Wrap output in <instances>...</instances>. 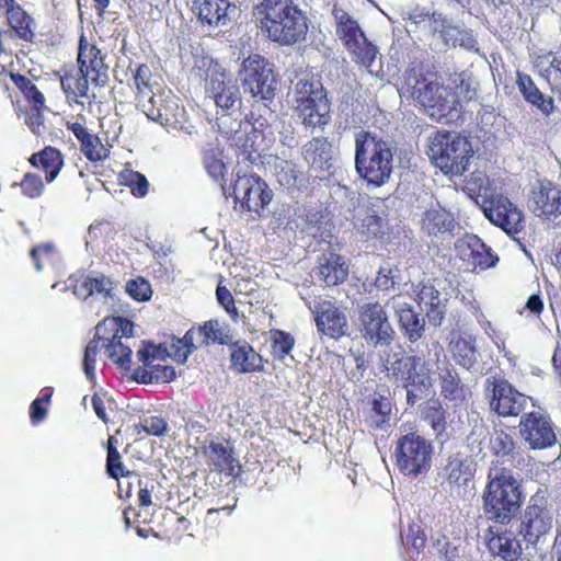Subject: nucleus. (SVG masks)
Here are the masks:
<instances>
[{
  "label": "nucleus",
  "instance_id": "nucleus-36",
  "mask_svg": "<svg viewBox=\"0 0 561 561\" xmlns=\"http://www.w3.org/2000/svg\"><path fill=\"white\" fill-rule=\"evenodd\" d=\"M230 359L238 373H249L262 368V357L249 344L233 345Z\"/></svg>",
  "mask_w": 561,
  "mask_h": 561
},
{
  "label": "nucleus",
  "instance_id": "nucleus-15",
  "mask_svg": "<svg viewBox=\"0 0 561 561\" xmlns=\"http://www.w3.org/2000/svg\"><path fill=\"white\" fill-rule=\"evenodd\" d=\"M485 217L515 239L524 227L523 211L506 196L494 195L483 206Z\"/></svg>",
  "mask_w": 561,
  "mask_h": 561
},
{
  "label": "nucleus",
  "instance_id": "nucleus-18",
  "mask_svg": "<svg viewBox=\"0 0 561 561\" xmlns=\"http://www.w3.org/2000/svg\"><path fill=\"white\" fill-rule=\"evenodd\" d=\"M237 201L249 211L260 214L272 201V191L257 175L239 176L233 186Z\"/></svg>",
  "mask_w": 561,
  "mask_h": 561
},
{
  "label": "nucleus",
  "instance_id": "nucleus-45",
  "mask_svg": "<svg viewBox=\"0 0 561 561\" xmlns=\"http://www.w3.org/2000/svg\"><path fill=\"white\" fill-rule=\"evenodd\" d=\"M123 336L116 333L113 334L108 344H106V352L108 357L122 368H127L131 360V347L122 341Z\"/></svg>",
  "mask_w": 561,
  "mask_h": 561
},
{
  "label": "nucleus",
  "instance_id": "nucleus-22",
  "mask_svg": "<svg viewBox=\"0 0 561 561\" xmlns=\"http://www.w3.org/2000/svg\"><path fill=\"white\" fill-rule=\"evenodd\" d=\"M460 259L472 271H484L495 266L499 257L492 253L491 248L476 234H467L456 243Z\"/></svg>",
  "mask_w": 561,
  "mask_h": 561
},
{
  "label": "nucleus",
  "instance_id": "nucleus-5",
  "mask_svg": "<svg viewBox=\"0 0 561 561\" xmlns=\"http://www.w3.org/2000/svg\"><path fill=\"white\" fill-rule=\"evenodd\" d=\"M427 156L445 174L458 176L468 170L473 150L466 136L438 130L430 138Z\"/></svg>",
  "mask_w": 561,
  "mask_h": 561
},
{
  "label": "nucleus",
  "instance_id": "nucleus-24",
  "mask_svg": "<svg viewBox=\"0 0 561 561\" xmlns=\"http://www.w3.org/2000/svg\"><path fill=\"white\" fill-rule=\"evenodd\" d=\"M530 208L533 213L542 218H550L561 214V190L549 181L539 182L531 190Z\"/></svg>",
  "mask_w": 561,
  "mask_h": 561
},
{
  "label": "nucleus",
  "instance_id": "nucleus-2",
  "mask_svg": "<svg viewBox=\"0 0 561 561\" xmlns=\"http://www.w3.org/2000/svg\"><path fill=\"white\" fill-rule=\"evenodd\" d=\"M355 169L368 186L380 187L389 182L393 170L390 142L368 131L355 135Z\"/></svg>",
  "mask_w": 561,
  "mask_h": 561
},
{
  "label": "nucleus",
  "instance_id": "nucleus-1",
  "mask_svg": "<svg viewBox=\"0 0 561 561\" xmlns=\"http://www.w3.org/2000/svg\"><path fill=\"white\" fill-rule=\"evenodd\" d=\"M253 18L261 33L279 46H294L307 38V11L294 0H262L253 8Z\"/></svg>",
  "mask_w": 561,
  "mask_h": 561
},
{
  "label": "nucleus",
  "instance_id": "nucleus-63",
  "mask_svg": "<svg viewBox=\"0 0 561 561\" xmlns=\"http://www.w3.org/2000/svg\"><path fill=\"white\" fill-rule=\"evenodd\" d=\"M106 471L110 477L114 479H118L119 476H124V465L122 462V457L117 450V448H112L107 454L106 458Z\"/></svg>",
  "mask_w": 561,
  "mask_h": 561
},
{
  "label": "nucleus",
  "instance_id": "nucleus-11",
  "mask_svg": "<svg viewBox=\"0 0 561 561\" xmlns=\"http://www.w3.org/2000/svg\"><path fill=\"white\" fill-rule=\"evenodd\" d=\"M484 397L490 410L501 417L520 415L530 403V398L515 389L506 379L490 376L484 382Z\"/></svg>",
  "mask_w": 561,
  "mask_h": 561
},
{
  "label": "nucleus",
  "instance_id": "nucleus-35",
  "mask_svg": "<svg viewBox=\"0 0 561 561\" xmlns=\"http://www.w3.org/2000/svg\"><path fill=\"white\" fill-rule=\"evenodd\" d=\"M113 283L104 275L87 277L80 284L73 286V294L79 298L100 296L106 302L112 298Z\"/></svg>",
  "mask_w": 561,
  "mask_h": 561
},
{
  "label": "nucleus",
  "instance_id": "nucleus-51",
  "mask_svg": "<svg viewBox=\"0 0 561 561\" xmlns=\"http://www.w3.org/2000/svg\"><path fill=\"white\" fill-rule=\"evenodd\" d=\"M80 144L81 151L90 161H102L108 156V149L91 133Z\"/></svg>",
  "mask_w": 561,
  "mask_h": 561
},
{
  "label": "nucleus",
  "instance_id": "nucleus-8",
  "mask_svg": "<svg viewBox=\"0 0 561 561\" xmlns=\"http://www.w3.org/2000/svg\"><path fill=\"white\" fill-rule=\"evenodd\" d=\"M332 14L335 20V34L344 43L353 60L369 73H374V62L378 54L376 46L366 38L357 21L343 9L334 7Z\"/></svg>",
  "mask_w": 561,
  "mask_h": 561
},
{
  "label": "nucleus",
  "instance_id": "nucleus-23",
  "mask_svg": "<svg viewBox=\"0 0 561 561\" xmlns=\"http://www.w3.org/2000/svg\"><path fill=\"white\" fill-rule=\"evenodd\" d=\"M538 502V500H533L527 506L522 522L524 539L531 545H535L552 527L550 511Z\"/></svg>",
  "mask_w": 561,
  "mask_h": 561
},
{
  "label": "nucleus",
  "instance_id": "nucleus-29",
  "mask_svg": "<svg viewBox=\"0 0 561 561\" xmlns=\"http://www.w3.org/2000/svg\"><path fill=\"white\" fill-rule=\"evenodd\" d=\"M354 226L366 240L381 239L389 233V226L386 219L377 216L376 213L368 207L357 210Z\"/></svg>",
  "mask_w": 561,
  "mask_h": 561
},
{
  "label": "nucleus",
  "instance_id": "nucleus-42",
  "mask_svg": "<svg viewBox=\"0 0 561 561\" xmlns=\"http://www.w3.org/2000/svg\"><path fill=\"white\" fill-rule=\"evenodd\" d=\"M221 149L216 144H208L203 149V163L207 173L215 180L224 176L226 167L221 159Z\"/></svg>",
  "mask_w": 561,
  "mask_h": 561
},
{
  "label": "nucleus",
  "instance_id": "nucleus-58",
  "mask_svg": "<svg viewBox=\"0 0 561 561\" xmlns=\"http://www.w3.org/2000/svg\"><path fill=\"white\" fill-rule=\"evenodd\" d=\"M450 28L455 31V33L449 36L450 38L445 39L446 43V51L456 46H460L465 48L466 50H478L476 47L477 42L472 34L469 31L460 30L458 27L451 26Z\"/></svg>",
  "mask_w": 561,
  "mask_h": 561
},
{
  "label": "nucleus",
  "instance_id": "nucleus-37",
  "mask_svg": "<svg viewBox=\"0 0 561 561\" xmlns=\"http://www.w3.org/2000/svg\"><path fill=\"white\" fill-rule=\"evenodd\" d=\"M517 87L525 100L537 106L542 113L549 114L552 111V100L543 96L529 76L518 72Z\"/></svg>",
  "mask_w": 561,
  "mask_h": 561
},
{
  "label": "nucleus",
  "instance_id": "nucleus-14",
  "mask_svg": "<svg viewBox=\"0 0 561 561\" xmlns=\"http://www.w3.org/2000/svg\"><path fill=\"white\" fill-rule=\"evenodd\" d=\"M518 427L520 437L529 449H546L557 444L552 423L549 416L540 411L523 414Z\"/></svg>",
  "mask_w": 561,
  "mask_h": 561
},
{
  "label": "nucleus",
  "instance_id": "nucleus-19",
  "mask_svg": "<svg viewBox=\"0 0 561 561\" xmlns=\"http://www.w3.org/2000/svg\"><path fill=\"white\" fill-rule=\"evenodd\" d=\"M192 12L210 30L227 26L238 14L233 0H193Z\"/></svg>",
  "mask_w": 561,
  "mask_h": 561
},
{
  "label": "nucleus",
  "instance_id": "nucleus-47",
  "mask_svg": "<svg viewBox=\"0 0 561 561\" xmlns=\"http://www.w3.org/2000/svg\"><path fill=\"white\" fill-rule=\"evenodd\" d=\"M424 420L431 425L436 437H440L446 430L445 411L438 401H431L423 411Z\"/></svg>",
  "mask_w": 561,
  "mask_h": 561
},
{
  "label": "nucleus",
  "instance_id": "nucleus-52",
  "mask_svg": "<svg viewBox=\"0 0 561 561\" xmlns=\"http://www.w3.org/2000/svg\"><path fill=\"white\" fill-rule=\"evenodd\" d=\"M123 183L130 188L134 196L144 197L149 191V182L144 174L125 170L121 174Z\"/></svg>",
  "mask_w": 561,
  "mask_h": 561
},
{
  "label": "nucleus",
  "instance_id": "nucleus-43",
  "mask_svg": "<svg viewBox=\"0 0 561 561\" xmlns=\"http://www.w3.org/2000/svg\"><path fill=\"white\" fill-rule=\"evenodd\" d=\"M444 471L449 483L457 485L466 484L471 477L469 463L458 456L448 459Z\"/></svg>",
  "mask_w": 561,
  "mask_h": 561
},
{
  "label": "nucleus",
  "instance_id": "nucleus-49",
  "mask_svg": "<svg viewBox=\"0 0 561 561\" xmlns=\"http://www.w3.org/2000/svg\"><path fill=\"white\" fill-rule=\"evenodd\" d=\"M442 381V394L449 400L462 398V387L455 369L446 368L439 374Z\"/></svg>",
  "mask_w": 561,
  "mask_h": 561
},
{
  "label": "nucleus",
  "instance_id": "nucleus-10",
  "mask_svg": "<svg viewBox=\"0 0 561 561\" xmlns=\"http://www.w3.org/2000/svg\"><path fill=\"white\" fill-rule=\"evenodd\" d=\"M244 93L255 101H272L275 96L277 80L273 65L261 55H251L242 61L239 71Z\"/></svg>",
  "mask_w": 561,
  "mask_h": 561
},
{
  "label": "nucleus",
  "instance_id": "nucleus-20",
  "mask_svg": "<svg viewBox=\"0 0 561 561\" xmlns=\"http://www.w3.org/2000/svg\"><path fill=\"white\" fill-rule=\"evenodd\" d=\"M387 305L393 311L402 335L411 343L420 341L425 334V318L416 312L403 295H396Z\"/></svg>",
  "mask_w": 561,
  "mask_h": 561
},
{
  "label": "nucleus",
  "instance_id": "nucleus-60",
  "mask_svg": "<svg viewBox=\"0 0 561 561\" xmlns=\"http://www.w3.org/2000/svg\"><path fill=\"white\" fill-rule=\"evenodd\" d=\"M491 447L496 456H512L515 449V440L510 434L500 432L491 438Z\"/></svg>",
  "mask_w": 561,
  "mask_h": 561
},
{
  "label": "nucleus",
  "instance_id": "nucleus-25",
  "mask_svg": "<svg viewBox=\"0 0 561 561\" xmlns=\"http://www.w3.org/2000/svg\"><path fill=\"white\" fill-rule=\"evenodd\" d=\"M421 230L430 237L445 239L458 227L453 214L439 204H431L422 214Z\"/></svg>",
  "mask_w": 561,
  "mask_h": 561
},
{
  "label": "nucleus",
  "instance_id": "nucleus-39",
  "mask_svg": "<svg viewBox=\"0 0 561 561\" xmlns=\"http://www.w3.org/2000/svg\"><path fill=\"white\" fill-rule=\"evenodd\" d=\"M327 92L322 84L313 79H309L307 76L299 78L295 83L293 91V105H302L305 101H311V99L318 100V98H325Z\"/></svg>",
  "mask_w": 561,
  "mask_h": 561
},
{
  "label": "nucleus",
  "instance_id": "nucleus-7",
  "mask_svg": "<svg viewBox=\"0 0 561 561\" xmlns=\"http://www.w3.org/2000/svg\"><path fill=\"white\" fill-rule=\"evenodd\" d=\"M393 367L405 376L407 399L410 403L428 397L436 380V374L440 370L438 354L435 353L427 356L424 354H415L403 359L397 360Z\"/></svg>",
  "mask_w": 561,
  "mask_h": 561
},
{
  "label": "nucleus",
  "instance_id": "nucleus-55",
  "mask_svg": "<svg viewBox=\"0 0 561 561\" xmlns=\"http://www.w3.org/2000/svg\"><path fill=\"white\" fill-rule=\"evenodd\" d=\"M134 428L137 434L144 432L148 435L162 436L167 432L168 423L160 416L151 415L144 417Z\"/></svg>",
  "mask_w": 561,
  "mask_h": 561
},
{
  "label": "nucleus",
  "instance_id": "nucleus-61",
  "mask_svg": "<svg viewBox=\"0 0 561 561\" xmlns=\"http://www.w3.org/2000/svg\"><path fill=\"white\" fill-rule=\"evenodd\" d=\"M22 193L28 198H37L44 192L42 178L35 173H26L20 183Z\"/></svg>",
  "mask_w": 561,
  "mask_h": 561
},
{
  "label": "nucleus",
  "instance_id": "nucleus-53",
  "mask_svg": "<svg viewBox=\"0 0 561 561\" xmlns=\"http://www.w3.org/2000/svg\"><path fill=\"white\" fill-rule=\"evenodd\" d=\"M31 259L36 271L44 270L45 264H54L58 259V253L51 243L37 245L31 250Z\"/></svg>",
  "mask_w": 561,
  "mask_h": 561
},
{
  "label": "nucleus",
  "instance_id": "nucleus-17",
  "mask_svg": "<svg viewBox=\"0 0 561 561\" xmlns=\"http://www.w3.org/2000/svg\"><path fill=\"white\" fill-rule=\"evenodd\" d=\"M207 94L217 107L225 112L234 110L240 104V90L237 80L217 64L210 69L206 84Z\"/></svg>",
  "mask_w": 561,
  "mask_h": 561
},
{
  "label": "nucleus",
  "instance_id": "nucleus-16",
  "mask_svg": "<svg viewBox=\"0 0 561 561\" xmlns=\"http://www.w3.org/2000/svg\"><path fill=\"white\" fill-rule=\"evenodd\" d=\"M308 308L314 314L317 329L322 334L337 340L347 333L346 313L333 301L321 298L313 299L308 301Z\"/></svg>",
  "mask_w": 561,
  "mask_h": 561
},
{
  "label": "nucleus",
  "instance_id": "nucleus-31",
  "mask_svg": "<svg viewBox=\"0 0 561 561\" xmlns=\"http://www.w3.org/2000/svg\"><path fill=\"white\" fill-rule=\"evenodd\" d=\"M491 553L505 561H514L522 554L519 540L512 533L496 534L488 539Z\"/></svg>",
  "mask_w": 561,
  "mask_h": 561
},
{
  "label": "nucleus",
  "instance_id": "nucleus-41",
  "mask_svg": "<svg viewBox=\"0 0 561 561\" xmlns=\"http://www.w3.org/2000/svg\"><path fill=\"white\" fill-rule=\"evenodd\" d=\"M3 18H5L8 24L19 37L25 41H30L33 37L31 30L32 19L18 3L11 7Z\"/></svg>",
  "mask_w": 561,
  "mask_h": 561
},
{
  "label": "nucleus",
  "instance_id": "nucleus-40",
  "mask_svg": "<svg viewBox=\"0 0 561 561\" xmlns=\"http://www.w3.org/2000/svg\"><path fill=\"white\" fill-rule=\"evenodd\" d=\"M196 335L201 339L203 345L228 344L231 340L230 331L227 325L218 320H209L199 327Z\"/></svg>",
  "mask_w": 561,
  "mask_h": 561
},
{
  "label": "nucleus",
  "instance_id": "nucleus-32",
  "mask_svg": "<svg viewBox=\"0 0 561 561\" xmlns=\"http://www.w3.org/2000/svg\"><path fill=\"white\" fill-rule=\"evenodd\" d=\"M305 159L316 170L332 167V146L325 138H313L305 146Z\"/></svg>",
  "mask_w": 561,
  "mask_h": 561
},
{
  "label": "nucleus",
  "instance_id": "nucleus-44",
  "mask_svg": "<svg viewBox=\"0 0 561 561\" xmlns=\"http://www.w3.org/2000/svg\"><path fill=\"white\" fill-rule=\"evenodd\" d=\"M152 72L148 65L141 64L137 67L134 73V84L137 89L138 105L141 107L142 101L150 99L151 95L157 94L151 84Z\"/></svg>",
  "mask_w": 561,
  "mask_h": 561
},
{
  "label": "nucleus",
  "instance_id": "nucleus-3",
  "mask_svg": "<svg viewBox=\"0 0 561 561\" xmlns=\"http://www.w3.org/2000/svg\"><path fill=\"white\" fill-rule=\"evenodd\" d=\"M489 478L482 496L484 514L488 519L506 525L519 512L523 502L520 484L507 470Z\"/></svg>",
  "mask_w": 561,
  "mask_h": 561
},
{
  "label": "nucleus",
  "instance_id": "nucleus-26",
  "mask_svg": "<svg viewBox=\"0 0 561 561\" xmlns=\"http://www.w3.org/2000/svg\"><path fill=\"white\" fill-rule=\"evenodd\" d=\"M313 273L325 285L336 286L347 278L348 265L340 254L329 250L319 256Z\"/></svg>",
  "mask_w": 561,
  "mask_h": 561
},
{
  "label": "nucleus",
  "instance_id": "nucleus-12",
  "mask_svg": "<svg viewBox=\"0 0 561 561\" xmlns=\"http://www.w3.org/2000/svg\"><path fill=\"white\" fill-rule=\"evenodd\" d=\"M141 110L149 119L159 123L168 131L192 135L195 130L185 108L180 106L172 96L153 94L150 99L142 101Z\"/></svg>",
  "mask_w": 561,
  "mask_h": 561
},
{
  "label": "nucleus",
  "instance_id": "nucleus-9",
  "mask_svg": "<svg viewBox=\"0 0 561 561\" xmlns=\"http://www.w3.org/2000/svg\"><path fill=\"white\" fill-rule=\"evenodd\" d=\"M433 446L415 432L402 435L396 444V465L399 471L412 479L426 473L431 468Z\"/></svg>",
  "mask_w": 561,
  "mask_h": 561
},
{
  "label": "nucleus",
  "instance_id": "nucleus-56",
  "mask_svg": "<svg viewBox=\"0 0 561 561\" xmlns=\"http://www.w3.org/2000/svg\"><path fill=\"white\" fill-rule=\"evenodd\" d=\"M400 282V272L397 267L383 265L379 267L375 285L380 290H389L394 288Z\"/></svg>",
  "mask_w": 561,
  "mask_h": 561
},
{
  "label": "nucleus",
  "instance_id": "nucleus-54",
  "mask_svg": "<svg viewBox=\"0 0 561 561\" xmlns=\"http://www.w3.org/2000/svg\"><path fill=\"white\" fill-rule=\"evenodd\" d=\"M107 66L103 61V56H101V53L94 57V59L90 60L89 64H87V72L85 71H79L80 73H83L85 77H90V80L95 85H104L107 80Z\"/></svg>",
  "mask_w": 561,
  "mask_h": 561
},
{
  "label": "nucleus",
  "instance_id": "nucleus-59",
  "mask_svg": "<svg viewBox=\"0 0 561 561\" xmlns=\"http://www.w3.org/2000/svg\"><path fill=\"white\" fill-rule=\"evenodd\" d=\"M90 77L80 73L78 78L65 77L61 79V87L66 93H72L73 96H88Z\"/></svg>",
  "mask_w": 561,
  "mask_h": 561
},
{
  "label": "nucleus",
  "instance_id": "nucleus-30",
  "mask_svg": "<svg viewBox=\"0 0 561 561\" xmlns=\"http://www.w3.org/2000/svg\"><path fill=\"white\" fill-rule=\"evenodd\" d=\"M139 362L144 367H138L134 371V378L141 383H156L153 379L152 362L163 360V351L161 345L145 344L137 352Z\"/></svg>",
  "mask_w": 561,
  "mask_h": 561
},
{
  "label": "nucleus",
  "instance_id": "nucleus-50",
  "mask_svg": "<svg viewBox=\"0 0 561 561\" xmlns=\"http://www.w3.org/2000/svg\"><path fill=\"white\" fill-rule=\"evenodd\" d=\"M272 354L275 358L284 359L291 352L295 339L290 333L275 330L271 332Z\"/></svg>",
  "mask_w": 561,
  "mask_h": 561
},
{
  "label": "nucleus",
  "instance_id": "nucleus-13",
  "mask_svg": "<svg viewBox=\"0 0 561 561\" xmlns=\"http://www.w3.org/2000/svg\"><path fill=\"white\" fill-rule=\"evenodd\" d=\"M358 322L363 337L374 347L389 346L394 340L396 332L383 306L379 302H368L360 306Z\"/></svg>",
  "mask_w": 561,
  "mask_h": 561
},
{
  "label": "nucleus",
  "instance_id": "nucleus-6",
  "mask_svg": "<svg viewBox=\"0 0 561 561\" xmlns=\"http://www.w3.org/2000/svg\"><path fill=\"white\" fill-rule=\"evenodd\" d=\"M412 95L425 113L437 122H455L461 115V103L451 89L427 79L415 80Z\"/></svg>",
  "mask_w": 561,
  "mask_h": 561
},
{
  "label": "nucleus",
  "instance_id": "nucleus-48",
  "mask_svg": "<svg viewBox=\"0 0 561 561\" xmlns=\"http://www.w3.org/2000/svg\"><path fill=\"white\" fill-rule=\"evenodd\" d=\"M205 454L211 465L219 470L231 466L233 460L231 449L224 443L211 442Z\"/></svg>",
  "mask_w": 561,
  "mask_h": 561
},
{
  "label": "nucleus",
  "instance_id": "nucleus-4",
  "mask_svg": "<svg viewBox=\"0 0 561 561\" xmlns=\"http://www.w3.org/2000/svg\"><path fill=\"white\" fill-rule=\"evenodd\" d=\"M404 30L414 43L427 45L434 53L446 51V41L455 31L440 13L428 8L411 5L402 11Z\"/></svg>",
  "mask_w": 561,
  "mask_h": 561
},
{
  "label": "nucleus",
  "instance_id": "nucleus-46",
  "mask_svg": "<svg viewBox=\"0 0 561 561\" xmlns=\"http://www.w3.org/2000/svg\"><path fill=\"white\" fill-rule=\"evenodd\" d=\"M274 173L282 186L290 188L298 185L300 172L291 161L276 158Z\"/></svg>",
  "mask_w": 561,
  "mask_h": 561
},
{
  "label": "nucleus",
  "instance_id": "nucleus-27",
  "mask_svg": "<svg viewBox=\"0 0 561 561\" xmlns=\"http://www.w3.org/2000/svg\"><path fill=\"white\" fill-rule=\"evenodd\" d=\"M416 297L419 306L425 311L430 324L439 327L445 319L447 298L443 297L439 290L428 283H422L419 286Z\"/></svg>",
  "mask_w": 561,
  "mask_h": 561
},
{
  "label": "nucleus",
  "instance_id": "nucleus-64",
  "mask_svg": "<svg viewBox=\"0 0 561 561\" xmlns=\"http://www.w3.org/2000/svg\"><path fill=\"white\" fill-rule=\"evenodd\" d=\"M546 72L551 89L557 91L561 99V60L553 58Z\"/></svg>",
  "mask_w": 561,
  "mask_h": 561
},
{
  "label": "nucleus",
  "instance_id": "nucleus-21",
  "mask_svg": "<svg viewBox=\"0 0 561 561\" xmlns=\"http://www.w3.org/2000/svg\"><path fill=\"white\" fill-rule=\"evenodd\" d=\"M232 127L225 130L231 146L240 150V154L251 163H256L266 147L263 146V134L256 130L250 123L234 121Z\"/></svg>",
  "mask_w": 561,
  "mask_h": 561
},
{
  "label": "nucleus",
  "instance_id": "nucleus-34",
  "mask_svg": "<svg viewBox=\"0 0 561 561\" xmlns=\"http://www.w3.org/2000/svg\"><path fill=\"white\" fill-rule=\"evenodd\" d=\"M370 413L367 424L374 430H385L390 425L392 403L391 400L379 392H375L369 401Z\"/></svg>",
  "mask_w": 561,
  "mask_h": 561
},
{
  "label": "nucleus",
  "instance_id": "nucleus-57",
  "mask_svg": "<svg viewBox=\"0 0 561 561\" xmlns=\"http://www.w3.org/2000/svg\"><path fill=\"white\" fill-rule=\"evenodd\" d=\"M99 352L100 347L96 339L91 340L84 350L83 370L87 379L92 383L95 382V363Z\"/></svg>",
  "mask_w": 561,
  "mask_h": 561
},
{
  "label": "nucleus",
  "instance_id": "nucleus-38",
  "mask_svg": "<svg viewBox=\"0 0 561 561\" xmlns=\"http://www.w3.org/2000/svg\"><path fill=\"white\" fill-rule=\"evenodd\" d=\"M450 351L455 360L467 369H472L478 359L474 340L471 336H458L450 343Z\"/></svg>",
  "mask_w": 561,
  "mask_h": 561
},
{
  "label": "nucleus",
  "instance_id": "nucleus-33",
  "mask_svg": "<svg viewBox=\"0 0 561 561\" xmlns=\"http://www.w3.org/2000/svg\"><path fill=\"white\" fill-rule=\"evenodd\" d=\"M28 161L33 167L43 169L48 183L58 176L64 165L61 152L53 147H46L41 152L32 154Z\"/></svg>",
  "mask_w": 561,
  "mask_h": 561
},
{
  "label": "nucleus",
  "instance_id": "nucleus-28",
  "mask_svg": "<svg viewBox=\"0 0 561 561\" xmlns=\"http://www.w3.org/2000/svg\"><path fill=\"white\" fill-rule=\"evenodd\" d=\"M295 111L306 128H323L331 119V106L327 96L305 101L302 105H295Z\"/></svg>",
  "mask_w": 561,
  "mask_h": 561
},
{
  "label": "nucleus",
  "instance_id": "nucleus-62",
  "mask_svg": "<svg viewBox=\"0 0 561 561\" xmlns=\"http://www.w3.org/2000/svg\"><path fill=\"white\" fill-rule=\"evenodd\" d=\"M126 291L138 301L148 300L152 293L149 282L144 278L129 280L126 285Z\"/></svg>",
  "mask_w": 561,
  "mask_h": 561
}]
</instances>
